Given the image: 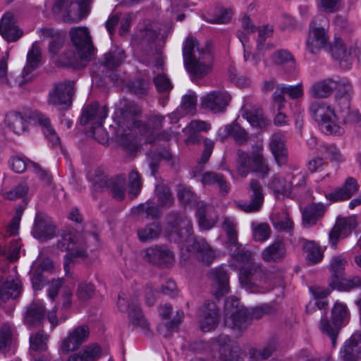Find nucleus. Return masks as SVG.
<instances>
[{"instance_id": "nucleus-1", "label": "nucleus", "mask_w": 361, "mask_h": 361, "mask_svg": "<svg viewBox=\"0 0 361 361\" xmlns=\"http://www.w3.org/2000/svg\"><path fill=\"white\" fill-rule=\"evenodd\" d=\"M166 234L169 240L174 243L187 241L188 248L197 261L209 266L216 257L214 250L202 237L192 236V224L185 214L172 212L167 216Z\"/></svg>"}, {"instance_id": "nucleus-2", "label": "nucleus", "mask_w": 361, "mask_h": 361, "mask_svg": "<svg viewBox=\"0 0 361 361\" xmlns=\"http://www.w3.org/2000/svg\"><path fill=\"white\" fill-rule=\"evenodd\" d=\"M232 257L237 262L248 264L240 269L239 281L246 290L252 293H264L274 287L271 274L262 265L252 262L251 252L238 242L228 245Z\"/></svg>"}, {"instance_id": "nucleus-3", "label": "nucleus", "mask_w": 361, "mask_h": 361, "mask_svg": "<svg viewBox=\"0 0 361 361\" xmlns=\"http://www.w3.org/2000/svg\"><path fill=\"white\" fill-rule=\"evenodd\" d=\"M183 56L187 71L193 78H202L212 70L213 55L211 45L200 48L196 38L188 36L183 44Z\"/></svg>"}, {"instance_id": "nucleus-4", "label": "nucleus", "mask_w": 361, "mask_h": 361, "mask_svg": "<svg viewBox=\"0 0 361 361\" xmlns=\"http://www.w3.org/2000/svg\"><path fill=\"white\" fill-rule=\"evenodd\" d=\"M90 238L96 242L98 240V236L94 233L85 238H76L71 232L65 231L59 237L57 248L63 252H68L64 257L63 262L64 271L67 275L71 274L77 259L86 256L87 244Z\"/></svg>"}, {"instance_id": "nucleus-5", "label": "nucleus", "mask_w": 361, "mask_h": 361, "mask_svg": "<svg viewBox=\"0 0 361 361\" xmlns=\"http://www.w3.org/2000/svg\"><path fill=\"white\" fill-rule=\"evenodd\" d=\"M308 109L324 133L335 135L343 134V128L336 123L338 116L330 104L323 101H314L310 103Z\"/></svg>"}, {"instance_id": "nucleus-6", "label": "nucleus", "mask_w": 361, "mask_h": 361, "mask_svg": "<svg viewBox=\"0 0 361 361\" xmlns=\"http://www.w3.org/2000/svg\"><path fill=\"white\" fill-rule=\"evenodd\" d=\"M236 169L239 175L245 177L250 172L261 174L262 177L267 176L269 169L261 151L252 152L249 154L241 149L237 151Z\"/></svg>"}, {"instance_id": "nucleus-7", "label": "nucleus", "mask_w": 361, "mask_h": 361, "mask_svg": "<svg viewBox=\"0 0 361 361\" xmlns=\"http://www.w3.org/2000/svg\"><path fill=\"white\" fill-rule=\"evenodd\" d=\"M336 83L337 92L336 94V101L337 105L340 106V116L343 122L357 121L360 116L357 112L350 111V104L352 95L353 94V86L350 80L345 78H336Z\"/></svg>"}, {"instance_id": "nucleus-8", "label": "nucleus", "mask_w": 361, "mask_h": 361, "mask_svg": "<svg viewBox=\"0 0 361 361\" xmlns=\"http://www.w3.org/2000/svg\"><path fill=\"white\" fill-rule=\"evenodd\" d=\"M75 92L74 81L68 80L56 82L49 92L48 104L64 109L70 108Z\"/></svg>"}, {"instance_id": "nucleus-9", "label": "nucleus", "mask_w": 361, "mask_h": 361, "mask_svg": "<svg viewBox=\"0 0 361 361\" xmlns=\"http://www.w3.org/2000/svg\"><path fill=\"white\" fill-rule=\"evenodd\" d=\"M115 114L118 125L122 128L128 130L145 128V126H142L140 120L141 109L133 102H126L116 110Z\"/></svg>"}, {"instance_id": "nucleus-10", "label": "nucleus", "mask_w": 361, "mask_h": 361, "mask_svg": "<svg viewBox=\"0 0 361 361\" xmlns=\"http://www.w3.org/2000/svg\"><path fill=\"white\" fill-rule=\"evenodd\" d=\"M69 34L80 59L82 61H90L93 56L94 47L87 28H72Z\"/></svg>"}, {"instance_id": "nucleus-11", "label": "nucleus", "mask_w": 361, "mask_h": 361, "mask_svg": "<svg viewBox=\"0 0 361 361\" xmlns=\"http://www.w3.org/2000/svg\"><path fill=\"white\" fill-rule=\"evenodd\" d=\"M356 45L354 44L347 48L343 39L336 35L334 41L331 45V53L332 56L340 61L341 66L344 68H348L352 63L353 56L355 57Z\"/></svg>"}, {"instance_id": "nucleus-12", "label": "nucleus", "mask_w": 361, "mask_h": 361, "mask_svg": "<svg viewBox=\"0 0 361 361\" xmlns=\"http://www.w3.org/2000/svg\"><path fill=\"white\" fill-rule=\"evenodd\" d=\"M89 336L90 329L87 325L74 328L63 340L61 350L63 353H68L78 350L83 343L87 341Z\"/></svg>"}, {"instance_id": "nucleus-13", "label": "nucleus", "mask_w": 361, "mask_h": 361, "mask_svg": "<svg viewBox=\"0 0 361 361\" xmlns=\"http://www.w3.org/2000/svg\"><path fill=\"white\" fill-rule=\"evenodd\" d=\"M250 201L238 202L237 207L245 212H256L262 207L264 202L263 188L257 180L252 179L250 183Z\"/></svg>"}, {"instance_id": "nucleus-14", "label": "nucleus", "mask_w": 361, "mask_h": 361, "mask_svg": "<svg viewBox=\"0 0 361 361\" xmlns=\"http://www.w3.org/2000/svg\"><path fill=\"white\" fill-rule=\"evenodd\" d=\"M108 115L106 106H100L98 102H92L85 106L80 117V123L85 126L91 123L92 126H103V122Z\"/></svg>"}, {"instance_id": "nucleus-15", "label": "nucleus", "mask_w": 361, "mask_h": 361, "mask_svg": "<svg viewBox=\"0 0 361 361\" xmlns=\"http://www.w3.org/2000/svg\"><path fill=\"white\" fill-rule=\"evenodd\" d=\"M210 348L214 352V359L216 361H235L231 350V338L221 334L209 341Z\"/></svg>"}, {"instance_id": "nucleus-16", "label": "nucleus", "mask_w": 361, "mask_h": 361, "mask_svg": "<svg viewBox=\"0 0 361 361\" xmlns=\"http://www.w3.org/2000/svg\"><path fill=\"white\" fill-rule=\"evenodd\" d=\"M56 233V226L47 215L37 213L35 216L32 234L36 239L45 241L52 238Z\"/></svg>"}, {"instance_id": "nucleus-17", "label": "nucleus", "mask_w": 361, "mask_h": 361, "mask_svg": "<svg viewBox=\"0 0 361 361\" xmlns=\"http://www.w3.org/2000/svg\"><path fill=\"white\" fill-rule=\"evenodd\" d=\"M231 100V96L226 91H213L207 94L202 99V106L214 113L223 112Z\"/></svg>"}, {"instance_id": "nucleus-18", "label": "nucleus", "mask_w": 361, "mask_h": 361, "mask_svg": "<svg viewBox=\"0 0 361 361\" xmlns=\"http://www.w3.org/2000/svg\"><path fill=\"white\" fill-rule=\"evenodd\" d=\"M143 259L153 264H171L174 261L173 253L166 246H154L143 252Z\"/></svg>"}, {"instance_id": "nucleus-19", "label": "nucleus", "mask_w": 361, "mask_h": 361, "mask_svg": "<svg viewBox=\"0 0 361 361\" xmlns=\"http://www.w3.org/2000/svg\"><path fill=\"white\" fill-rule=\"evenodd\" d=\"M219 310L215 302L206 301L200 319L201 330L204 332L214 329L219 322Z\"/></svg>"}, {"instance_id": "nucleus-20", "label": "nucleus", "mask_w": 361, "mask_h": 361, "mask_svg": "<svg viewBox=\"0 0 361 361\" xmlns=\"http://www.w3.org/2000/svg\"><path fill=\"white\" fill-rule=\"evenodd\" d=\"M22 290L21 282L17 277L8 276L0 279V307L8 300L18 298Z\"/></svg>"}, {"instance_id": "nucleus-21", "label": "nucleus", "mask_w": 361, "mask_h": 361, "mask_svg": "<svg viewBox=\"0 0 361 361\" xmlns=\"http://www.w3.org/2000/svg\"><path fill=\"white\" fill-rule=\"evenodd\" d=\"M251 322V312L246 308L239 309L224 317L225 325L233 330L238 331L247 329Z\"/></svg>"}, {"instance_id": "nucleus-22", "label": "nucleus", "mask_w": 361, "mask_h": 361, "mask_svg": "<svg viewBox=\"0 0 361 361\" xmlns=\"http://www.w3.org/2000/svg\"><path fill=\"white\" fill-rule=\"evenodd\" d=\"M42 59L41 49L37 42H35L32 48L27 54L26 66L22 72L23 80L19 82L20 85L31 81L33 78L32 72L38 67Z\"/></svg>"}, {"instance_id": "nucleus-23", "label": "nucleus", "mask_w": 361, "mask_h": 361, "mask_svg": "<svg viewBox=\"0 0 361 361\" xmlns=\"http://www.w3.org/2000/svg\"><path fill=\"white\" fill-rule=\"evenodd\" d=\"M23 31L16 24L13 14L6 13L0 20V34L7 42H16L23 35Z\"/></svg>"}, {"instance_id": "nucleus-24", "label": "nucleus", "mask_w": 361, "mask_h": 361, "mask_svg": "<svg viewBox=\"0 0 361 361\" xmlns=\"http://www.w3.org/2000/svg\"><path fill=\"white\" fill-rule=\"evenodd\" d=\"M329 36L324 27H315L310 29L306 41V49L311 54L317 53L327 46Z\"/></svg>"}, {"instance_id": "nucleus-25", "label": "nucleus", "mask_w": 361, "mask_h": 361, "mask_svg": "<svg viewBox=\"0 0 361 361\" xmlns=\"http://www.w3.org/2000/svg\"><path fill=\"white\" fill-rule=\"evenodd\" d=\"M359 189V185L355 178L348 177L343 185L337 188L334 192L325 195L330 201L337 202L350 199Z\"/></svg>"}, {"instance_id": "nucleus-26", "label": "nucleus", "mask_w": 361, "mask_h": 361, "mask_svg": "<svg viewBox=\"0 0 361 361\" xmlns=\"http://www.w3.org/2000/svg\"><path fill=\"white\" fill-rule=\"evenodd\" d=\"M286 252L287 249L284 242L276 240L262 250L261 257L265 262L279 263L286 258Z\"/></svg>"}, {"instance_id": "nucleus-27", "label": "nucleus", "mask_w": 361, "mask_h": 361, "mask_svg": "<svg viewBox=\"0 0 361 361\" xmlns=\"http://www.w3.org/2000/svg\"><path fill=\"white\" fill-rule=\"evenodd\" d=\"M208 276L217 286L215 292L217 298L229 292V276L224 267L221 266L211 269L208 272Z\"/></svg>"}, {"instance_id": "nucleus-28", "label": "nucleus", "mask_w": 361, "mask_h": 361, "mask_svg": "<svg viewBox=\"0 0 361 361\" xmlns=\"http://www.w3.org/2000/svg\"><path fill=\"white\" fill-rule=\"evenodd\" d=\"M355 226V221L352 219H338L329 235L331 245L336 247L339 238L348 235Z\"/></svg>"}, {"instance_id": "nucleus-29", "label": "nucleus", "mask_w": 361, "mask_h": 361, "mask_svg": "<svg viewBox=\"0 0 361 361\" xmlns=\"http://www.w3.org/2000/svg\"><path fill=\"white\" fill-rule=\"evenodd\" d=\"M45 318V307L40 303L33 302L27 305L24 314L25 324L31 327L40 326Z\"/></svg>"}, {"instance_id": "nucleus-30", "label": "nucleus", "mask_w": 361, "mask_h": 361, "mask_svg": "<svg viewBox=\"0 0 361 361\" xmlns=\"http://www.w3.org/2000/svg\"><path fill=\"white\" fill-rule=\"evenodd\" d=\"M269 148L279 164L286 163L288 151L286 147V138L283 134L281 133L272 134L270 137Z\"/></svg>"}, {"instance_id": "nucleus-31", "label": "nucleus", "mask_w": 361, "mask_h": 361, "mask_svg": "<svg viewBox=\"0 0 361 361\" xmlns=\"http://www.w3.org/2000/svg\"><path fill=\"white\" fill-rule=\"evenodd\" d=\"M198 224L202 229L209 230L216 224L217 216L213 208L204 202H199L196 211Z\"/></svg>"}, {"instance_id": "nucleus-32", "label": "nucleus", "mask_w": 361, "mask_h": 361, "mask_svg": "<svg viewBox=\"0 0 361 361\" xmlns=\"http://www.w3.org/2000/svg\"><path fill=\"white\" fill-rule=\"evenodd\" d=\"M343 361H356L361 358V338L353 335L345 341L340 352Z\"/></svg>"}, {"instance_id": "nucleus-33", "label": "nucleus", "mask_w": 361, "mask_h": 361, "mask_svg": "<svg viewBox=\"0 0 361 361\" xmlns=\"http://www.w3.org/2000/svg\"><path fill=\"white\" fill-rule=\"evenodd\" d=\"M336 88V79L326 78L312 84L308 92L313 98L323 99L329 97Z\"/></svg>"}, {"instance_id": "nucleus-34", "label": "nucleus", "mask_w": 361, "mask_h": 361, "mask_svg": "<svg viewBox=\"0 0 361 361\" xmlns=\"http://www.w3.org/2000/svg\"><path fill=\"white\" fill-rule=\"evenodd\" d=\"M326 207L322 203H312L305 207L302 212V224L305 226L314 225L323 217Z\"/></svg>"}, {"instance_id": "nucleus-35", "label": "nucleus", "mask_w": 361, "mask_h": 361, "mask_svg": "<svg viewBox=\"0 0 361 361\" xmlns=\"http://www.w3.org/2000/svg\"><path fill=\"white\" fill-rule=\"evenodd\" d=\"M75 0H56L52 8V11L54 13H59L61 11H64L63 20L66 22H77L83 18L84 6L82 4L77 5L78 8L80 10V17L78 20H75L72 16V9L71 7L75 4Z\"/></svg>"}, {"instance_id": "nucleus-36", "label": "nucleus", "mask_w": 361, "mask_h": 361, "mask_svg": "<svg viewBox=\"0 0 361 361\" xmlns=\"http://www.w3.org/2000/svg\"><path fill=\"white\" fill-rule=\"evenodd\" d=\"M242 111L243 116L252 126L263 128L269 124V120L264 117L263 111L259 107H250L245 105Z\"/></svg>"}, {"instance_id": "nucleus-37", "label": "nucleus", "mask_w": 361, "mask_h": 361, "mask_svg": "<svg viewBox=\"0 0 361 361\" xmlns=\"http://www.w3.org/2000/svg\"><path fill=\"white\" fill-rule=\"evenodd\" d=\"M6 121L8 127L18 135L25 132L28 127L27 116L19 111L9 112L6 115Z\"/></svg>"}, {"instance_id": "nucleus-38", "label": "nucleus", "mask_w": 361, "mask_h": 361, "mask_svg": "<svg viewBox=\"0 0 361 361\" xmlns=\"http://www.w3.org/2000/svg\"><path fill=\"white\" fill-rule=\"evenodd\" d=\"M302 250L306 254L305 259L308 264L314 265L322 262L324 252L319 245L313 240L302 239Z\"/></svg>"}, {"instance_id": "nucleus-39", "label": "nucleus", "mask_w": 361, "mask_h": 361, "mask_svg": "<svg viewBox=\"0 0 361 361\" xmlns=\"http://www.w3.org/2000/svg\"><path fill=\"white\" fill-rule=\"evenodd\" d=\"M33 118L42 127L43 133L46 138L53 145H59L60 143V138L51 126L50 119L40 112H35Z\"/></svg>"}, {"instance_id": "nucleus-40", "label": "nucleus", "mask_w": 361, "mask_h": 361, "mask_svg": "<svg viewBox=\"0 0 361 361\" xmlns=\"http://www.w3.org/2000/svg\"><path fill=\"white\" fill-rule=\"evenodd\" d=\"M105 188L109 190L114 199L118 201L123 200L126 192V176L123 174H119L108 179L107 185Z\"/></svg>"}, {"instance_id": "nucleus-41", "label": "nucleus", "mask_w": 361, "mask_h": 361, "mask_svg": "<svg viewBox=\"0 0 361 361\" xmlns=\"http://www.w3.org/2000/svg\"><path fill=\"white\" fill-rule=\"evenodd\" d=\"M49 339V335L44 333L43 330L31 334L29 338V353L33 355V353L46 351L48 348Z\"/></svg>"}, {"instance_id": "nucleus-42", "label": "nucleus", "mask_w": 361, "mask_h": 361, "mask_svg": "<svg viewBox=\"0 0 361 361\" xmlns=\"http://www.w3.org/2000/svg\"><path fill=\"white\" fill-rule=\"evenodd\" d=\"M125 57L123 49L114 47L104 55V61L101 65L109 69H113L121 66L124 61Z\"/></svg>"}, {"instance_id": "nucleus-43", "label": "nucleus", "mask_w": 361, "mask_h": 361, "mask_svg": "<svg viewBox=\"0 0 361 361\" xmlns=\"http://www.w3.org/2000/svg\"><path fill=\"white\" fill-rule=\"evenodd\" d=\"M157 204L161 207H170L174 203V197L170 188L164 184H157L154 190Z\"/></svg>"}, {"instance_id": "nucleus-44", "label": "nucleus", "mask_w": 361, "mask_h": 361, "mask_svg": "<svg viewBox=\"0 0 361 361\" xmlns=\"http://www.w3.org/2000/svg\"><path fill=\"white\" fill-rule=\"evenodd\" d=\"M341 329V326L337 323L329 319L327 317H322L319 324V329L322 334H326L331 341L332 345L334 347L336 343L337 336Z\"/></svg>"}, {"instance_id": "nucleus-45", "label": "nucleus", "mask_w": 361, "mask_h": 361, "mask_svg": "<svg viewBox=\"0 0 361 361\" xmlns=\"http://www.w3.org/2000/svg\"><path fill=\"white\" fill-rule=\"evenodd\" d=\"M128 307L130 308L128 311L130 324L135 327H140L143 329H147L148 327V323L140 310L138 302L136 300H132L131 305H128Z\"/></svg>"}, {"instance_id": "nucleus-46", "label": "nucleus", "mask_w": 361, "mask_h": 361, "mask_svg": "<svg viewBox=\"0 0 361 361\" xmlns=\"http://www.w3.org/2000/svg\"><path fill=\"white\" fill-rule=\"evenodd\" d=\"M274 227L279 231H290L293 227V222L286 210L274 212L271 216Z\"/></svg>"}, {"instance_id": "nucleus-47", "label": "nucleus", "mask_w": 361, "mask_h": 361, "mask_svg": "<svg viewBox=\"0 0 361 361\" xmlns=\"http://www.w3.org/2000/svg\"><path fill=\"white\" fill-rule=\"evenodd\" d=\"M87 177L96 190H102L107 185V177L99 167L89 171Z\"/></svg>"}, {"instance_id": "nucleus-48", "label": "nucleus", "mask_w": 361, "mask_h": 361, "mask_svg": "<svg viewBox=\"0 0 361 361\" xmlns=\"http://www.w3.org/2000/svg\"><path fill=\"white\" fill-rule=\"evenodd\" d=\"M159 207L158 205H152L150 202H147L133 208L132 212L134 214H137L146 219H154L159 216Z\"/></svg>"}, {"instance_id": "nucleus-49", "label": "nucleus", "mask_w": 361, "mask_h": 361, "mask_svg": "<svg viewBox=\"0 0 361 361\" xmlns=\"http://www.w3.org/2000/svg\"><path fill=\"white\" fill-rule=\"evenodd\" d=\"M347 261L342 256H334L330 262V269L332 272V281H338L344 276V271Z\"/></svg>"}, {"instance_id": "nucleus-50", "label": "nucleus", "mask_w": 361, "mask_h": 361, "mask_svg": "<svg viewBox=\"0 0 361 361\" xmlns=\"http://www.w3.org/2000/svg\"><path fill=\"white\" fill-rule=\"evenodd\" d=\"M330 285L334 289L340 291H350L353 289L361 288V277L353 276L348 279H339L338 281H331Z\"/></svg>"}, {"instance_id": "nucleus-51", "label": "nucleus", "mask_w": 361, "mask_h": 361, "mask_svg": "<svg viewBox=\"0 0 361 361\" xmlns=\"http://www.w3.org/2000/svg\"><path fill=\"white\" fill-rule=\"evenodd\" d=\"M89 61H82L73 51L65 52L59 59V63L63 66H70L73 68L86 66Z\"/></svg>"}, {"instance_id": "nucleus-52", "label": "nucleus", "mask_w": 361, "mask_h": 361, "mask_svg": "<svg viewBox=\"0 0 361 361\" xmlns=\"http://www.w3.org/2000/svg\"><path fill=\"white\" fill-rule=\"evenodd\" d=\"M161 232V227L157 222L147 225L145 228L139 229L137 235L142 242H147L157 238Z\"/></svg>"}, {"instance_id": "nucleus-53", "label": "nucleus", "mask_w": 361, "mask_h": 361, "mask_svg": "<svg viewBox=\"0 0 361 361\" xmlns=\"http://www.w3.org/2000/svg\"><path fill=\"white\" fill-rule=\"evenodd\" d=\"M13 342L12 331L11 326L3 324L0 328V353H7L11 347Z\"/></svg>"}, {"instance_id": "nucleus-54", "label": "nucleus", "mask_w": 361, "mask_h": 361, "mask_svg": "<svg viewBox=\"0 0 361 361\" xmlns=\"http://www.w3.org/2000/svg\"><path fill=\"white\" fill-rule=\"evenodd\" d=\"M273 33V28L269 25H264L258 29V37L257 39V51L261 54L267 49H271V46L265 43L266 39L270 37Z\"/></svg>"}, {"instance_id": "nucleus-55", "label": "nucleus", "mask_w": 361, "mask_h": 361, "mask_svg": "<svg viewBox=\"0 0 361 361\" xmlns=\"http://www.w3.org/2000/svg\"><path fill=\"white\" fill-rule=\"evenodd\" d=\"M333 321L340 325L341 327L348 318V310L346 305L341 302H336L331 310V317Z\"/></svg>"}, {"instance_id": "nucleus-56", "label": "nucleus", "mask_w": 361, "mask_h": 361, "mask_svg": "<svg viewBox=\"0 0 361 361\" xmlns=\"http://www.w3.org/2000/svg\"><path fill=\"white\" fill-rule=\"evenodd\" d=\"M129 91L138 97H142L148 94L149 83L141 79L129 81L127 85Z\"/></svg>"}, {"instance_id": "nucleus-57", "label": "nucleus", "mask_w": 361, "mask_h": 361, "mask_svg": "<svg viewBox=\"0 0 361 361\" xmlns=\"http://www.w3.org/2000/svg\"><path fill=\"white\" fill-rule=\"evenodd\" d=\"M141 176L139 173L133 169L128 175L129 195L132 198L137 196L142 189Z\"/></svg>"}, {"instance_id": "nucleus-58", "label": "nucleus", "mask_w": 361, "mask_h": 361, "mask_svg": "<svg viewBox=\"0 0 361 361\" xmlns=\"http://www.w3.org/2000/svg\"><path fill=\"white\" fill-rule=\"evenodd\" d=\"M177 196L181 204L192 205L197 201L196 195L188 187L179 185L177 188Z\"/></svg>"}, {"instance_id": "nucleus-59", "label": "nucleus", "mask_w": 361, "mask_h": 361, "mask_svg": "<svg viewBox=\"0 0 361 361\" xmlns=\"http://www.w3.org/2000/svg\"><path fill=\"white\" fill-rule=\"evenodd\" d=\"M232 11L222 8H216L214 16L207 17L205 20L212 24H224L230 21Z\"/></svg>"}, {"instance_id": "nucleus-60", "label": "nucleus", "mask_w": 361, "mask_h": 361, "mask_svg": "<svg viewBox=\"0 0 361 361\" xmlns=\"http://www.w3.org/2000/svg\"><path fill=\"white\" fill-rule=\"evenodd\" d=\"M235 223L233 219L226 218L222 224V228L226 233L228 245L238 242V235L235 230Z\"/></svg>"}, {"instance_id": "nucleus-61", "label": "nucleus", "mask_w": 361, "mask_h": 361, "mask_svg": "<svg viewBox=\"0 0 361 361\" xmlns=\"http://www.w3.org/2000/svg\"><path fill=\"white\" fill-rule=\"evenodd\" d=\"M231 136L239 145L245 144L249 140L247 131L235 121L232 123Z\"/></svg>"}, {"instance_id": "nucleus-62", "label": "nucleus", "mask_w": 361, "mask_h": 361, "mask_svg": "<svg viewBox=\"0 0 361 361\" xmlns=\"http://www.w3.org/2000/svg\"><path fill=\"white\" fill-rule=\"evenodd\" d=\"M30 166H32V171L45 185L49 186L51 184L53 177L49 171L41 167L37 163H30Z\"/></svg>"}, {"instance_id": "nucleus-63", "label": "nucleus", "mask_w": 361, "mask_h": 361, "mask_svg": "<svg viewBox=\"0 0 361 361\" xmlns=\"http://www.w3.org/2000/svg\"><path fill=\"white\" fill-rule=\"evenodd\" d=\"M29 188L26 183H20L17 186L13 188L12 190L6 192L4 194L5 198L9 200H14L18 198L24 197L27 192Z\"/></svg>"}, {"instance_id": "nucleus-64", "label": "nucleus", "mask_w": 361, "mask_h": 361, "mask_svg": "<svg viewBox=\"0 0 361 361\" xmlns=\"http://www.w3.org/2000/svg\"><path fill=\"white\" fill-rule=\"evenodd\" d=\"M94 286L90 283L82 282L78 284L76 295L80 300L86 301L93 295Z\"/></svg>"}]
</instances>
